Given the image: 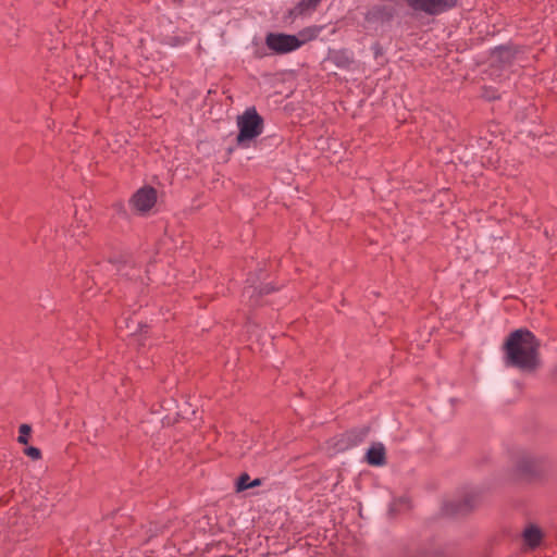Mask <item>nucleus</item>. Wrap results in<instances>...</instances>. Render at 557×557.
<instances>
[{"label": "nucleus", "instance_id": "nucleus-1", "mask_svg": "<svg viewBox=\"0 0 557 557\" xmlns=\"http://www.w3.org/2000/svg\"><path fill=\"white\" fill-rule=\"evenodd\" d=\"M540 343L529 330L519 329L507 337L505 349V363L522 371H534L540 363Z\"/></svg>", "mask_w": 557, "mask_h": 557}, {"label": "nucleus", "instance_id": "nucleus-2", "mask_svg": "<svg viewBox=\"0 0 557 557\" xmlns=\"http://www.w3.org/2000/svg\"><path fill=\"white\" fill-rule=\"evenodd\" d=\"M318 35V29L308 28L302 30L299 36L270 33L267 35L265 44L275 53H288L300 48L307 40H310Z\"/></svg>", "mask_w": 557, "mask_h": 557}, {"label": "nucleus", "instance_id": "nucleus-3", "mask_svg": "<svg viewBox=\"0 0 557 557\" xmlns=\"http://www.w3.org/2000/svg\"><path fill=\"white\" fill-rule=\"evenodd\" d=\"M239 134L237 136L238 143L251 140L262 133V119L256 110H247L237 121Z\"/></svg>", "mask_w": 557, "mask_h": 557}, {"label": "nucleus", "instance_id": "nucleus-4", "mask_svg": "<svg viewBox=\"0 0 557 557\" xmlns=\"http://www.w3.org/2000/svg\"><path fill=\"white\" fill-rule=\"evenodd\" d=\"M543 458L530 451L520 453L516 459V470L523 476H534L539 473Z\"/></svg>", "mask_w": 557, "mask_h": 557}, {"label": "nucleus", "instance_id": "nucleus-5", "mask_svg": "<svg viewBox=\"0 0 557 557\" xmlns=\"http://www.w3.org/2000/svg\"><path fill=\"white\" fill-rule=\"evenodd\" d=\"M406 2L414 10L436 15L454 8L457 0H406Z\"/></svg>", "mask_w": 557, "mask_h": 557}, {"label": "nucleus", "instance_id": "nucleus-6", "mask_svg": "<svg viewBox=\"0 0 557 557\" xmlns=\"http://www.w3.org/2000/svg\"><path fill=\"white\" fill-rule=\"evenodd\" d=\"M157 201V191L152 187H143L133 196L131 202L140 213L148 212Z\"/></svg>", "mask_w": 557, "mask_h": 557}, {"label": "nucleus", "instance_id": "nucleus-7", "mask_svg": "<svg viewBox=\"0 0 557 557\" xmlns=\"http://www.w3.org/2000/svg\"><path fill=\"white\" fill-rule=\"evenodd\" d=\"M478 497L479 492L474 488H471L465 492V494L456 502L448 503L446 505V511L447 513H463L474 506Z\"/></svg>", "mask_w": 557, "mask_h": 557}, {"label": "nucleus", "instance_id": "nucleus-8", "mask_svg": "<svg viewBox=\"0 0 557 557\" xmlns=\"http://www.w3.org/2000/svg\"><path fill=\"white\" fill-rule=\"evenodd\" d=\"M544 531L534 523H529L522 531V543L524 549H535L540 547L544 541Z\"/></svg>", "mask_w": 557, "mask_h": 557}, {"label": "nucleus", "instance_id": "nucleus-9", "mask_svg": "<svg viewBox=\"0 0 557 557\" xmlns=\"http://www.w3.org/2000/svg\"><path fill=\"white\" fill-rule=\"evenodd\" d=\"M367 461L371 466H382L385 462V448L383 444L375 443L367 451Z\"/></svg>", "mask_w": 557, "mask_h": 557}, {"label": "nucleus", "instance_id": "nucleus-10", "mask_svg": "<svg viewBox=\"0 0 557 557\" xmlns=\"http://www.w3.org/2000/svg\"><path fill=\"white\" fill-rule=\"evenodd\" d=\"M394 9L388 5H375L368 12V18L374 21H388L394 16Z\"/></svg>", "mask_w": 557, "mask_h": 557}, {"label": "nucleus", "instance_id": "nucleus-11", "mask_svg": "<svg viewBox=\"0 0 557 557\" xmlns=\"http://www.w3.org/2000/svg\"><path fill=\"white\" fill-rule=\"evenodd\" d=\"M321 0H301L298 5L294 9L295 15H304L313 11Z\"/></svg>", "mask_w": 557, "mask_h": 557}, {"label": "nucleus", "instance_id": "nucleus-12", "mask_svg": "<svg viewBox=\"0 0 557 557\" xmlns=\"http://www.w3.org/2000/svg\"><path fill=\"white\" fill-rule=\"evenodd\" d=\"M30 426L28 424H22L20 426V435H18V438L17 441L21 443V444H27L28 443V436L30 434Z\"/></svg>", "mask_w": 557, "mask_h": 557}, {"label": "nucleus", "instance_id": "nucleus-13", "mask_svg": "<svg viewBox=\"0 0 557 557\" xmlns=\"http://www.w3.org/2000/svg\"><path fill=\"white\" fill-rule=\"evenodd\" d=\"M250 478L247 473L242 474L237 480V490L245 491L249 488Z\"/></svg>", "mask_w": 557, "mask_h": 557}, {"label": "nucleus", "instance_id": "nucleus-14", "mask_svg": "<svg viewBox=\"0 0 557 557\" xmlns=\"http://www.w3.org/2000/svg\"><path fill=\"white\" fill-rule=\"evenodd\" d=\"M25 454L33 459H38L40 457V450L36 447L26 448Z\"/></svg>", "mask_w": 557, "mask_h": 557}, {"label": "nucleus", "instance_id": "nucleus-15", "mask_svg": "<svg viewBox=\"0 0 557 557\" xmlns=\"http://www.w3.org/2000/svg\"><path fill=\"white\" fill-rule=\"evenodd\" d=\"M258 485H260V480L259 479L250 481V483H249V487H253V486H258Z\"/></svg>", "mask_w": 557, "mask_h": 557}, {"label": "nucleus", "instance_id": "nucleus-16", "mask_svg": "<svg viewBox=\"0 0 557 557\" xmlns=\"http://www.w3.org/2000/svg\"><path fill=\"white\" fill-rule=\"evenodd\" d=\"M499 53H500V54H506V55H507L509 52H508V50H506V49H502V50L499 51Z\"/></svg>", "mask_w": 557, "mask_h": 557}, {"label": "nucleus", "instance_id": "nucleus-17", "mask_svg": "<svg viewBox=\"0 0 557 557\" xmlns=\"http://www.w3.org/2000/svg\"><path fill=\"white\" fill-rule=\"evenodd\" d=\"M345 448H347V446H346V445H341V446L338 447V450H343V449H345Z\"/></svg>", "mask_w": 557, "mask_h": 557}]
</instances>
